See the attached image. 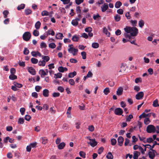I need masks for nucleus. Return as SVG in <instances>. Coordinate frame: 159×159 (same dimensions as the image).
Returning a JSON list of instances; mask_svg holds the SVG:
<instances>
[{
	"label": "nucleus",
	"mask_w": 159,
	"mask_h": 159,
	"mask_svg": "<svg viewBox=\"0 0 159 159\" xmlns=\"http://www.w3.org/2000/svg\"><path fill=\"white\" fill-rule=\"evenodd\" d=\"M124 30L126 33L124 34L125 38H128L129 39H130L131 36H135L138 33V29L135 27L127 26L124 28Z\"/></svg>",
	"instance_id": "f257e3e1"
},
{
	"label": "nucleus",
	"mask_w": 159,
	"mask_h": 159,
	"mask_svg": "<svg viewBox=\"0 0 159 159\" xmlns=\"http://www.w3.org/2000/svg\"><path fill=\"white\" fill-rule=\"evenodd\" d=\"M31 37L30 33L29 32H26L23 35L22 38L23 40L26 41L29 40Z\"/></svg>",
	"instance_id": "f03ea898"
},
{
	"label": "nucleus",
	"mask_w": 159,
	"mask_h": 159,
	"mask_svg": "<svg viewBox=\"0 0 159 159\" xmlns=\"http://www.w3.org/2000/svg\"><path fill=\"white\" fill-rule=\"evenodd\" d=\"M89 140L90 141L88 142V143L92 147H94L97 145L98 143L96 141L95 139H89Z\"/></svg>",
	"instance_id": "7ed1b4c3"
},
{
	"label": "nucleus",
	"mask_w": 159,
	"mask_h": 159,
	"mask_svg": "<svg viewBox=\"0 0 159 159\" xmlns=\"http://www.w3.org/2000/svg\"><path fill=\"white\" fill-rule=\"evenodd\" d=\"M123 111L122 109L120 108H117L114 110V112L116 115H121Z\"/></svg>",
	"instance_id": "20e7f679"
},
{
	"label": "nucleus",
	"mask_w": 159,
	"mask_h": 159,
	"mask_svg": "<svg viewBox=\"0 0 159 159\" xmlns=\"http://www.w3.org/2000/svg\"><path fill=\"white\" fill-rule=\"evenodd\" d=\"M45 71H45L43 70H39V72L40 73L41 77L43 78L44 76L48 75V69H46Z\"/></svg>",
	"instance_id": "39448f33"
},
{
	"label": "nucleus",
	"mask_w": 159,
	"mask_h": 159,
	"mask_svg": "<svg viewBox=\"0 0 159 159\" xmlns=\"http://www.w3.org/2000/svg\"><path fill=\"white\" fill-rule=\"evenodd\" d=\"M143 92H140L138 93L135 96V98L137 99H141L143 96Z\"/></svg>",
	"instance_id": "423d86ee"
},
{
	"label": "nucleus",
	"mask_w": 159,
	"mask_h": 159,
	"mask_svg": "<svg viewBox=\"0 0 159 159\" xmlns=\"http://www.w3.org/2000/svg\"><path fill=\"white\" fill-rule=\"evenodd\" d=\"M123 89L122 87H119L117 89L116 94L118 96L121 95L123 93Z\"/></svg>",
	"instance_id": "0eeeda50"
},
{
	"label": "nucleus",
	"mask_w": 159,
	"mask_h": 159,
	"mask_svg": "<svg viewBox=\"0 0 159 159\" xmlns=\"http://www.w3.org/2000/svg\"><path fill=\"white\" fill-rule=\"evenodd\" d=\"M124 140L122 136H119L117 140L118 145L121 146L122 145Z\"/></svg>",
	"instance_id": "6e6552de"
},
{
	"label": "nucleus",
	"mask_w": 159,
	"mask_h": 159,
	"mask_svg": "<svg viewBox=\"0 0 159 159\" xmlns=\"http://www.w3.org/2000/svg\"><path fill=\"white\" fill-rule=\"evenodd\" d=\"M101 10L102 12H105L108 8V4L106 3H104L103 5L101 7Z\"/></svg>",
	"instance_id": "1a4fd4ad"
},
{
	"label": "nucleus",
	"mask_w": 159,
	"mask_h": 159,
	"mask_svg": "<svg viewBox=\"0 0 159 159\" xmlns=\"http://www.w3.org/2000/svg\"><path fill=\"white\" fill-rule=\"evenodd\" d=\"M156 152L155 150H152L150 151V158L153 159L155 156V153Z\"/></svg>",
	"instance_id": "9d476101"
},
{
	"label": "nucleus",
	"mask_w": 159,
	"mask_h": 159,
	"mask_svg": "<svg viewBox=\"0 0 159 159\" xmlns=\"http://www.w3.org/2000/svg\"><path fill=\"white\" fill-rule=\"evenodd\" d=\"M28 71L32 75H35L36 74L35 70L32 67H30L28 68Z\"/></svg>",
	"instance_id": "9b49d317"
},
{
	"label": "nucleus",
	"mask_w": 159,
	"mask_h": 159,
	"mask_svg": "<svg viewBox=\"0 0 159 159\" xmlns=\"http://www.w3.org/2000/svg\"><path fill=\"white\" fill-rule=\"evenodd\" d=\"M49 91L46 89H44L43 91V94L45 97H48L49 96Z\"/></svg>",
	"instance_id": "f8f14e48"
},
{
	"label": "nucleus",
	"mask_w": 159,
	"mask_h": 159,
	"mask_svg": "<svg viewBox=\"0 0 159 159\" xmlns=\"http://www.w3.org/2000/svg\"><path fill=\"white\" fill-rule=\"evenodd\" d=\"M51 35L52 36H54L55 35V32L53 30L51 29H49L47 32L46 36L48 35Z\"/></svg>",
	"instance_id": "ddd939ff"
},
{
	"label": "nucleus",
	"mask_w": 159,
	"mask_h": 159,
	"mask_svg": "<svg viewBox=\"0 0 159 159\" xmlns=\"http://www.w3.org/2000/svg\"><path fill=\"white\" fill-rule=\"evenodd\" d=\"M156 132V128L155 126L152 125H150V133H154Z\"/></svg>",
	"instance_id": "4468645a"
},
{
	"label": "nucleus",
	"mask_w": 159,
	"mask_h": 159,
	"mask_svg": "<svg viewBox=\"0 0 159 159\" xmlns=\"http://www.w3.org/2000/svg\"><path fill=\"white\" fill-rule=\"evenodd\" d=\"M65 143L64 142H61L58 145V148L59 149H62L65 146Z\"/></svg>",
	"instance_id": "2eb2a0df"
},
{
	"label": "nucleus",
	"mask_w": 159,
	"mask_h": 159,
	"mask_svg": "<svg viewBox=\"0 0 159 159\" xmlns=\"http://www.w3.org/2000/svg\"><path fill=\"white\" fill-rule=\"evenodd\" d=\"M76 72L74 71L70 73L68 75V77L69 78H72L76 75Z\"/></svg>",
	"instance_id": "dca6fc26"
},
{
	"label": "nucleus",
	"mask_w": 159,
	"mask_h": 159,
	"mask_svg": "<svg viewBox=\"0 0 159 159\" xmlns=\"http://www.w3.org/2000/svg\"><path fill=\"white\" fill-rule=\"evenodd\" d=\"M63 36L62 34L59 33L56 34V37L57 39H62Z\"/></svg>",
	"instance_id": "f3484780"
},
{
	"label": "nucleus",
	"mask_w": 159,
	"mask_h": 159,
	"mask_svg": "<svg viewBox=\"0 0 159 159\" xmlns=\"http://www.w3.org/2000/svg\"><path fill=\"white\" fill-rule=\"evenodd\" d=\"M103 32L108 37H110V33L107 30L106 27L103 28Z\"/></svg>",
	"instance_id": "a211bd4d"
},
{
	"label": "nucleus",
	"mask_w": 159,
	"mask_h": 159,
	"mask_svg": "<svg viewBox=\"0 0 159 159\" xmlns=\"http://www.w3.org/2000/svg\"><path fill=\"white\" fill-rule=\"evenodd\" d=\"M140 153L138 151H135L134 153L133 158L134 159H138V157L139 155H140Z\"/></svg>",
	"instance_id": "6ab92c4d"
},
{
	"label": "nucleus",
	"mask_w": 159,
	"mask_h": 159,
	"mask_svg": "<svg viewBox=\"0 0 159 159\" xmlns=\"http://www.w3.org/2000/svg\"><path fill=\"white\" fill-rule=\"evenodd\" d=\"M149 115V113L146 114L145 113L143 112L139 116V118L140 119L142 118H146V117L148 116Z\"/></svg>",
	"instance_id": "aec40b11"
},
{
	"label": "nucleus",
	"mask_w": 159,
	"mask_h": 159,
	"mask_svg": "<svg viewBox=\"0 0 159 159\" xmlns=\"http://www.w3.org/2000/svg\"><path fill=\"white\" fill-rule=\"evenodd\" d=\"M106 157L108 159H112L113 158V157L111 153L109 152L107 153Z\"/></svg>",
	"instance_id": "412c9836"
},
{
	"label": "nucleus",
	"mask_w": 159,
	"mask_h": 159,
	"mask_svg": "<svg viewBox=\"0 0 159 159\" xmlns=\"http://www.w3.org/2000/svg\"><path fill=\"white\" fill-rule=\"evenodd\" d=\"M122 5L121 2L120 1H117L115 3V6L117 8H119Z\"/></svg>",
	"instance_id": "4be33fe9"
},
{
	"label": "nucleus",
	"mask_w": 159,
	"mask_h": 159,
	"mask_svg": "<svg viewBox=\"0 0 159 159\" xmlns=\"http://www.w3.org/2000/svg\"><path fill=\"white\" fill-rule=\"evenodd\" d=\"M25 13L26 15H28L31 14L32 11L29 9H25Z\"/></svg>",
	"instance_id": "5701e85b"
},
{
	"label": "nucleus",
	"mask_w": 159,
	"mask_h": 159,
	"mask_svg": "<svg viewBox=\"0 0 159 159\" xmlns=\"http://www.w3.org/2000/svg\"><path fill=\"white\" fill-rule=\"evenodd\" d=\"M92 46L94 48H98L99 44L97 43L94 42L92 43Z\"/></svg>",
	"instance_id": "b1692460"
},
{
	"label": "nucleus",
	"mask_w": 159,
	"mask_h": 159,
	"mask_svg": "<svg viewBox=\"0 0 159 159\" xmlns=\"http://www.w3.org/2000/svg\"><path fill=\"white\" fill-rule=\"evenodd\" d=\"M79 37L76 35H74L72 38V40L74 42H77L78 41Z\"/></svg>",
	"instance_id": "393cba45"
},
{
	"label": "nucleus",
	"mask_w": 159,
	"mask_h": 159,
	"mask_svg": "<svg viewBox=\"0 0 159 159\" xmlns=\"http://www.w3.org/2000/svg\"><path fill=\"white\" fill-rule=\"evenodd\" d=\"M152 105L155 107L159 106V105L158 104V100L157 99H156L153 101Z\"/></svg>",
	"instance_id": "a878e982"
},
{
	"label": "nucleus",
	"mask_w": 159,
	"mask_h": 159,
	"mask_svg": "<svg viewBox=\"0 0 159 159\" xmlns=\"http://www.w3.org/2000/svg\"><path fill=\"white\" fill-rule=\"evenodd\" d=\"M121 19V17L118 14H116L114 16V19L116 21H119Z\"/></svg>",
	"instance_id": "bb28decb"
},
{
	"label": "nucleus",
	"mask_w": 159,
	"mask_h": 159,
	"mask_svg": "<svg viewBox=\"0 0 159 159\" xmlns=\"http://www.w3.org/2000/svg\"><path fill=\"white\" fill-rule=\"evenodd\" d=\"M41 25V23L39 21H38L36 22L35 25V28L36 29H39Z\"/></svg>",
	"instance_id": "cd10ccee"
},
{
	"label": "nucleus",
	"mask_w": 159,
	"mask_h": 159,
	"mask_svg": "<svg viewBox=\"0 0 159 159\" xmlns=\"http://www.w3.org/2000/svg\"><path fill=\"white\" fill-rule=\"evenodd\" d=\"M17 77L16 75L14 74H11L9 76V78L11 80H14L16 79Z\"/></svg>",
	"instance_id": "c85d7f7f"
},
{
	"label": "nucleus",
	"mask_w": 159,
	"mask_h": 159,
	"mask_svg": "<svg viewBox=\"0 0 159 159\" xmlns=\"http://www.w3.org/2000/svg\"><path fill=\"white\" fill-rule=\"evenodd\" d=\"M139 25L141 28H142L144 25V22L143 20H141L139 21Z\"/></svg>",
	"instance_id": "c756f323"
},
{
	"label": "nucleus",
	"mask_w": 159,
	"mask_h": 159,
	"mask_svg": "<svg viewBox=\"0 0 159 159\" xmlns=\"http://www.w3.org/2000/svg\"><path fill=\"white\" fill-rule=\"evenodd\" d=\"M31 61L33 64H35L38 63V60L34 58H32L31 59Z\"/></svg>",
	"instance_id": "7c9ffc66"
},
{
	"label": "nucleus",
	"mask_w": 159,
	"mask_h": 159,
	"mask_svg": "<svg viewBox=\"0 0 159 159\" xmlns=\"http://www.w3.org/2000/svg\"><path fill=\"white\" fill-rule=\"evenodd\" d=\"M25 7V4H22L18 6L17 9L18 10H20L21 9H23Z\"/></svg>",
	"instance_id": "2f4dec72"
},
{
	"label": "nucleus",
	"mask_w": 159,
	"mask_h": 159,
	"mask_svg": "<svg viewBox=\"0 0 159 159\" xmlns=\"http://www.w3.org/2000/svg\"><path fill=\"white\" fill-rule=\"evenodd\" d=\"M41 140L42 141V143L43 144H45L47 142V139L46 138L42 137Z\"/></svg>",
	"instance_id": "473e14b6"
},
{
	"label": "nucleus",
	"mask_w": 159,
	"mask_h": 159,
	"mask_svg": "<svg viewBox=\"0 0 159 159\" xmlns=\"http://www.w3.org/2000/svg\"><path fill=\"white\" fill-rule=\"evenodd\" d=\"M62 74L61 73H58L57 74H54V77L56 79L58 78H61L62 76Z\"/></svg>",
	"instance_id": "72a5a7b5"
},
{
	"label": "nucleus",
	"mask_w": 159,
	"mask_h": 159,
	"mask_svg": "<svg viewBox=\"0 0 159 159\" xmlns=\"http://www.w3.org/2000/svg\"><path fill=\"white\" fill-rule=\"evenodd\" d=\"M110 92L109 88L107 87L106 88L103 90V93L106 95H107Z\"/></svg>",
	"instance_id": "f704fd0d"
},
{
	"label": "nucleus",
	"mask_w": 159,
	"mask_h": 159,
	"mask_svg": "<svg viewBox=\"0 0 159 159\" xmlns=\"http://www.w3.org/2000/svg\"><path fill=\"white\" fill-rule=\"evenodd\" d=\"M46 61L44 60H43L42 61H39V62L38 65L39 66H45Z\"/></svg>",
	"instance_id": "c9c22d12"
},
{
	"label": "nucleus",
	"mask_w": 159,
	"mask_h": 159,
	"mask_svg": "<svg viewBox=\"0 0 159 159\" xmlns=\"http://www.w3.org/2000/svg\"><path fill=\"white\" fill-rule=\"evenodd\" d=\"M42 59H43V60H44L46 62L48 61L50 59V58L48 56H42Z\"/></svg>",
	"instance_id": "e433bc0d"
},
{
	"label": "nucleus",
	"mask_w": 159,
	"mask_h": 159,
	"mask_svg": "<svg viewBox=\"0 0 159 159\" xmlns=\"http://www.w3.org/2000/svg\"><path fill=\"white\" fill-rule=\"evenodd\" d=\"M71 24L74 26H77L78 24V22L76 20H73L71 21Z\"/></svg>",
	"instance_id": "4c0bfd02"
},
{
	"label": "nucleus",
	"mask_w": 159,
	"mask_h": 159,
	"mask_svg": "<svg viewBox=\"0 0 159 159\" xmlns=\"http://www.w3.org/2000/svg\"><path fill=\"white\" fill-rule=\"evenodd\" d=\"M79 155L80 157L83 158H85V157L86 154L83 151H81L80 152Z\"/></svg>",
	"instance_id": "58836bf2"
},
{
	"label": "nucleus",
	"mask_w": 159,
	"mask_h": 159,
	"mask_svg": "<svg viewBox=\"0 0 159 159\" xmlns=\"http://www.w3.org/2000/svg\"><path fill=\"white\" fill-rule=\"evenodd\" d=\"M42 16H47L49 15V12L47 11H43L41 13Z\"/></svg>",
	"instance_id": "ea45409f"
},
{
	"label": "nucleus",
	"mask_w": 159,
	"mask_h": 159,
	"mask_svg": "<svg viewBox=\"0 0 159 159\" xmlns=\"http://www.w3.org/2000/svg\"><path fill=\"white\" fill-rule=\"evenodd\" d=\"M24 119L23 118H20L19 119L18 123L20 124H22L24 123Z\"/></svg>",
	"instance_id": "a19ab883"
},
{
	"label": "nucleus",
	"mask_w": 159,
	"mask_h": 159,
	"mask_svg": "<svg viewBox=\"0 0 159 159\" xmlns=\"http://www.w3.org/2000/svg\"><path fill=\"white\" fill-rule=\"evenodd\" d=\"M33 34L35 36H38L39 34V31L36 30H34L33 32Z\"/></svg>",
	"instance_id": "79ce46f5"
},
{
	"label": "nucleus",
	"mask_w": 159,
	"mask_h": 159,
	"mask_svg": "<svg viewBox=\"0 0 159 159\" xmlns=\"http://www.w3.org/2000/svg\"><path fill=\"white\" fill-rule=\"evenodd\" d=\"M48 46L49 48L53 49L56 48V45L55 43H52L49 44Z\"/></svg>",
	"instance_id": "37998d69"
},
{
	"label": "nucleus",
	"mask_w": 159,
	"mask_h": 159,
	"mask_svg": "<svg viewBox=\"0 0 159 159\" xmlns=\"http://www.w3.org/2000/svg\"><path fill=\"white\" fill-rule=\"evenodd\" d=\"M40 48H46L47 47V45L44 42H42L40 44Z\"/></svg>",
	"instance_id": "c03bdc74"
},
{
	"label": "nucleus",
	"mask_w": 159,
	"mask_h": 159,
	"mask_svg": "<svg viewBox=\"0 0 159 159\" xmlns=\"http://www.w3.org/2000/svg\"><path fill=\"white\" fill-rule=\"evenodd\" d=\"M9 13V12L7 10H5L3 12V14L4 15V17L6 18L7 17V16Z\"/></svg>",
	"instance_id": "a18cd8bd"
},
{
	"label": "nucleus",
	"mask_w": 159,
	"mask_h": 159,
	"mask_svg": "<svg viewBox=\"0 0 159 159\" xmlns=\"http://www.w3.org/2000/svg\"><path fill=\"white\" fill-rule=\"evenodd\" d=\"M116 143V140L115 139H111V144L113 145H115Z\"/></svg>",
	"instance_id": "49530a36"
},
{
	"label": "nucleus",
	"mask_w": 159,
	"mask_h": 159,
	"mask_svg": "<svg viewBox=\"0 0 159 159\" xmlns=\"http://www.w3.org/2000/svg\"><path fill=\"white\" fill-rule=\"evenodd\" d=\"M14 85H15V86H16V87H18V88H20L22 87L23 86L22 84H19L16 82H14Z\"/></svg>",
	"instance_id": "de8ad7c7"
},
{
	"label": "nucleus",
	"mask_w": 159,
	"mask_h": 159,
	"mask_svg": "<svg viewBox=\"0 0 159 159\" xmlns=\"http://www.w3.org/2000/svg\"><path fill=\"white\" fill-rule=\"evenodd\" d=\"M29 53V50L27 49V48H24V50L23 51V53L25 55H27Z\"/></svg>",
	"instance_id": "09e8293b"
},
{
	"label": "nucleus",
	"mask_w": 159,
	"mask_h": 159,
	"mask_svg": "<svg viewBox=\"0 0 159 159\" xmlns=\"http://www.w3.org/2000/svg\"><path fill=\"white\" fill-rule=\"evenodd\" d=\"M81 54L82 57V58L83 59H85L86 58V52H81Z\"/></svg>",
	"instance_id": "8fccbe9b"
},
{
	"label": "nucleus",
	"mask_w": 159,
	"mask_h": 159,
	"mask_svg": "<svg viewBox=\"0 0 159 159\" xmlns=\"http://www.w3.org/2000/svg\"><path fill=\"white\" fill-rule=\"evenodd\" d=\"M69 84L71 85H74L75 82L74 80L73 79H70L69 80Z\"/></svg>",
	"instance_id": "3c124183"
},
{
	"label": "nucleus",
	"mask_w": 159,
	"mask_h": 159,
	"mask_svg": "<svg viewBox=\"0 0 159 159\" xmlns=\"http://www.w3.org/2000/svg\"><path fill=\"white\" fill-rule=\"evenodd\" d=\"M18 64L20 66L24 67L25 66V62L24 61L20 62V61H19L18 62Z\"/></svg>",
	"instance_id": "603ef678"
},
{
	"label": "nucleus",
	"mask_w": 159,
	"mask_h": 159,
	"mask_svg": "<svg viewBox=\"0 0 159 159\" xmlns=\"http://www.w3.org/2000/svg\"><path fill=\"white\" fill-rule=\"evenodd\" d=\"M133 118V116L132 115H129L126 118V120L127 121H130L131 119Z\"/></svg>",
	"instance_id": "864d4df0"
},
{
	"label": "nucleus",
	"mask_w": 159,
	"mask_h": 159,
	"mask_svg": "<svg viewBox=\"0 0 159 159\" xmlns=\"http://www.w3.org/2000/svg\"><path fill=\"white\" fill-rule=\"evenodd\" d=\"M52 95L53 97H59L60 96V93L58 92H54L52 93Z\"/></svg>",
	"instance_id": "5fc2aeb1"
},
{
	"label": "nucleus",
	"mask_w": 159,
	"mask_h": 159,
	"mask_svg": "<svg viewBox=\"0 0 159 159\" xmlns=\"http://www.w3.org/2000/svg\"><path fill=\"white\" fill-rule=\"evenodd\" d=\"M64 4H67L70 2V0H60Z\"/></svg>",
	"instance_id": "6e6d98bb"
},
{
	"label": "nucleus",
	"mask_w": 159,
	"mask_h": 159,
	"mask_svg": "<svg viewBox=\"0 0 159 159\" xmlns=\"http://www.w3.org/2000/svg\"><path fill=\"white\" fill-rule=\"evenodd\" d=\"M31 118V116L30 115H25V119L28 121L30 120Z\"/></svg>",
	"instance_id": "4d7b16f0"
},
{
	"label": "nucleus",
	"mask_w": 159,
	"mask_h": 159,
	"mask_svg": "<svg viewBox=\"0 0 159 159\" xmlns=\"http://www.w3.org/2000/svg\"><path fill=\"white\" fill-rule=\"evenodd\" d=\"M85 30L86 32L89 33L92 31V29L90 27H88L86 28L85 29Z\"/></svg>",
	"instance_id": "13d9d810"
},
{
	"label": "nucleus",
	"mask_w": 159,
	"mask_h": 159,
	"mask_svg": "<svg viewBox=\"0 0 159 159\" xmlns=\"http://www.w3.org/2000/svg\"><path fill=\"white\" fill-rule=\"evenodd\" d=\"M100 16L98 14L95 15H94L93 16V18L94 20H98V19L99 17H100Z\"/></svg>",
	"instance_id": "bf43d9fd"
},
{
	"label": "nucleus",
	"mask_w": 159,
	"mask_h": 159,
	"mask_svg": "<svg viewBox=\"0 0 159 159\" xmlns=\"http://www.w3.org/2000/svg\"><path fill=\"white\" fill-rule=\"evenodd\" d=\"M58 70L61 72H64V67L62 66H60L58 68Z\"/></svg>",
	"instance_id": "052dcab7"
},
{
	"label": "nucleus",
	"mask_w": 159,
	"mask_h": 159,
	"mask_svg": "<svg viewBox=\"0 0 159 159\" xmlns=\"http://www.w3.org/2000/svg\"><path fill=\"white\" fill-rule=\"evenodd\" d=\"M84 2V0H75V2L77 5H80Z\"/></svg>",
	"instance_id": "680f3d73"
},
{
	"label": "nucleus",
	"mask_w": 159,
	"mask_h": 159,
	"mask_svg": "<svg viewBox=\"0 0 159 159\" xmlns=\"http://www.w3.org/2000/svg\"><path fill=\"white\" fill-rule=\"evenodd\" d=\"M88 129L89 131L92 132L94 130V128L93 125H91L89 126Z\"/></svg>",
	"instance_id": "e2e57ef3"
},
{
	"label": "nucleus",
	"mask_w": 159,
	"mask_h": 159,
	"mask_svg": "<svg viewBox=\"0 0 159 159\" xmlns=\"http://www.w3.org/2000/svg\"><path fill=\"white\" fill-rule=\"evenodd\" d=\"M57 90L61 92H63L64 91V89L61 86H59L57 88Z\"/></svg>",
	"instance_id": "0e129e2a"
},
{
	"label": "nucleus",
	"mask_w": 159,
	"mask_h": 159,
	"mask_svg": "<svg viewBox=\"0 0 159 159\" xmlns=\"http://www.w3.org/2000/svg\"><path fill=\"white\" fill-rule=\"evenodd\" d=\"M42 89V87L40 86H36L35 87V90L37 92H39L40 89Z\"/></svg>",
	"instance_id": "69168bd1"
},
{
	"label": "nucleus",
	"mask_w": 159,
	"mask_h": 159,
	"mask_svg": "<svg viewBox=\"0 0 159 159\" xmlns=\"http://www.w3.org/2000/svg\"><path fill=\"white\" fill-rule=\"evenodd\" d=\"M49 111L53 114H54L56 112V111L54 109H53V107H51L49 109Z\"/></svg>",
	"instance_id": "338daca9"
},
{
	"label": "nucleus",
	"mask_w": 159,
	"mask_h": 159,
	"mask_svg": "<svg viewBox=\"0 0 159 159\" xmlns=\"http://www.w3.org/2000/svg\"><path fill=\"white\" fill-rule=\"evenodd\" d=\"M78 52V50L77 49L74 48V49H73V52L72 53V54L74 56L76 55Z\"/></svg>",
	"instance_id": "774afa93"
}]
</instances>
